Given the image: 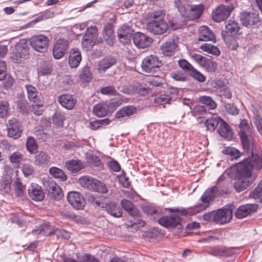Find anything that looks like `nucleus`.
<instances>
[{"instance_id":"423d86ee","label":"nucleus","mask_w":262,"mask_h":262,"mask_svg":"<svg viewBox=\"0 0 262 262\" xmlns=\"http://www.w3.org/2000/svg\"><path fill=\"white\" fill-rule=\"evenodd\" d=\"M237 165H242L245 166L247 169L250 171L252 170L255 169L259 170L262 169V151H258L254 154L253 151H252V156L247 159H245L242 162L239 163Z\"/></svg>"},{"instance_id":"4c0bfd02","label":"nucleus","mask_w":262,"mask_h":262,"mask_svg":"<svg viewBox=\"0 0 262 262\" xmlns=\"http://www.w3.org/2000/svg\"><path fill=\"white\" fill-rule=\"evenodd\" d=\"M50 161V157L48 155L43 152H39L35 158V163L38 166H44Z\"/></svg>"},{"instance_id":"9b49d317","label":"nucleus","mask_w":262,"mask_h":262,"mask_svg":"<svg viewBox=\"0 0 262 262\" xmlns=\"http://www.w3.org/2000/svg\"><path fill=\"white\" fill-rule=\"evenodd\" d=\"M188 9L186 8L183 16L187 20H193L199 18L204 10V5L203 4L191 5L188 6Z\"/></svg>"},{"instance_id":"de8ad7c7","label":"nucleus","mask_w":262,"mask_h":262,"mask_svg":"<svg viewBox=\"0 0 262 262\" xmlns=\"http://www.w3.org/2000/svg\"><path fill=\"white\" fill-rule=\"evenodd\" d=\"M199 100L201 103L207 106L210 110L215 109L217 106V104L215 102L210 96H201L199 98Z\"/></svg>"},{"instance_id":"6e6552de","label":"nucleus","mask_w":262,"mask_h":262,"mask_svg":"<svg viewBox=\"0 0 262 262\" xmlns=\"http://www.w3.org/2000/svg\"><path fill=\"white\" fill-rule=\"evenodd\" d=\"M98 37V30L96 26H90L86 29L85 34L82 39V48L89 50L95 45Z\"/></svg>"},{"instance_id":"13d9d810","label":"nucleus","mask_w":262,"mask_h":262,"mask_svg":"<svg viewBox=\"0 0 262 262\" xmlns=\"http://www.w3.org/2000/svg\"><path fill=\"white\" fill-rule=\"evenodd\" d=\"M23 155L19 152H13L9 157L10 161L12 164H19L23 158Z\"/></svg>"},{"instance_id":"2f4dec72","label":"nucleus","mask_w":262,"mask_h":262,"mask_svg":"<svg viewBox=\"0 0 262 262\" xmlns=\"http://www.w3.org/2000/svg\"><path fill=\"white\" fill-rule=\"evenodd\" d=\"M168 210L170 212H179L183 215H192L194 214H195L197 213H199L202 210L200 209V207L199 208L198 205H196V206L193 207H190L187 209H184L182 208L181 209H179L178 208H169L168 209Z\"/></svg>"},{"instance_id":"680f3d73","label":"nucleus","mask_w":262,"mask_h":262,"mask_svg":"<svg viewBox=\"0 0 262 262\" xmlns=\"http://www.w3.org/2000/svg\"><path fill=\"white\" fill-rule=\"evenodd\" d=\"M9 103L6 101L0 102V117H5L8 113Z\"/></svg>"},{"instance_id":"864d4df0","label":"nucleus","mask_w":262,"mask_h":262,"mask_svg":"<svg viewBox=\"0 0 262 262\" xmlns=\"http://www.w3.org/2000/svg\"><path fill=\"white\" fill-rule=\"evenodd\" d=\"M53 124L59 126L63 125V122L65 120L64 114L61 112H56L53 116Z\"/></svg>"},{"instance_id":"c9c22d12","label":"nucleus","mask_w":262,"mask_h":262,"mask_svg":"<svg viewBox=\"0 0 262 262\" xmlns=\"http://www.w3.org/2000/svg\"><path fill=\"white\" fill-rule=\"evenodd\" d=\"M54 231L51 226L49 225H43L40 226L38 229H34L32 233L35 235H40L42 236H48L51 234L54 233Z\"/></svg>"},{"instance_id":"412c9836","label":"nucleus","mask_w":262,"mask_h":262,"mask_svg":"<svg viewBox=\"0 0 262 262\" xmlns=\"http://www.w3.org/2000/svg\"><path fill=\"white\" fill-rule=\"evenodd\" d=\"M257 209L256 204H246L239 206L235 212V216L238 219H243L249 214L255 212Z\"/></svg>"},{"instance_id":"c756f323","label":"nucleus","mask_w":262,"mask_h":262,"mask_svg":"<svg viewBox=\"0 0 262 262\" xmlns=\"http://www.w3.org/2000/svg\"><path fill=\"white\" fill-rule=\"evenodd\" d=\"M239 136L255 134V131L251 123L248 122L246 119H243L239 124Z\"/></svg>"},{"instance_id":"9d476101","label":"nucleus","mask_w":262,"mask_h":262,"mask_svg":"<svg viewBox=\"0 0 262 262\" xmlns=\"http://www.w3.org/2000/svg\"><path fill=\"white\" fill-rule=\"evenodd\" d=\"M233 10V6L232 5L228 6L220 5L213 11L212 18L216 22H220L227 19Z\"/></svg>"},{"instance_id":"4d7b16f0","label":"nucleus","mask_w":262,"mask_h":262,"mask_svg":"<svg viewBox=\"0 0 262 262\" xmlns=\"http://www.w3.org/2000/svg\"><path fill=\"white\" fill-rule=\"evenodd\" d=\"M21 170L25 177H27L34 173V167L30 164L25 163L22 165Z\"/></svg>"},{"instance_id":"6ab92c4d","label":"nucleus","mask_w":262,"mask_h":262,"mask_svg":"<svg viewBox=\"0 0 262 262\" xmlns=\"http://www.w3.org/2000/svg\"><path fill=\"white\" fill-rule=\"evenodd\" d=\"M28 193L29 197L35 201H41L45 198L44 192L41 186L32 183L28 187Z\"/></svg>"},{"instance_id":"a878e982","label":"nucleus","mask_w":262,"mask_h":262,"mask_svg":"<svg viewBox=\"0 0 262 262\" xmlns=\"http://www.w3.org/2000/svg\"><path fill=\"white\" fill-rule=\"evenodd\" d=\"M200 41H212L215 42V37L213 33L206 26H202L199 30V38Z\"/></svg>"},{"instance_id":"2eb2a0df","label":"nucleus","mask_w":262,"mask_h":262,"mask_svg":"<svg viewBox=\"0 0 262 262\" xmlns=\"http://www.w3.org/2000/svg\"><path fill=\"white\" fill-rule=\"evenodd\" d=\"M178 38L176 36H173L168 38L161 46V50L165 56H171L176 51L178 47Z\"/></svg>"},{"instance_id":"ddd939ff","label":"nucleus","mask_w":262,"mask_h":262,"mask_svg":"<svg viewBox=\"0 0 262 262\" xmlns=\"http://www.w3.org/2000/svg\"><path fill=\"white\" fill-rule=\"evenodd\" d=\"M67 198L69 203L77 210L82 209L85 205V199L83 195L78 192H69Z\"/></svg>"},{"instance_id":"37998d69","label":"nucleus","mask_w":262,"mask_h":262,"mask_svg":"<svg viewBox=\"0 0 262 262\" xmlns=\"http://www.w3.org/2000/svg\"><path fill=\"white\" fill-rule=\"evenodd\" d=\"M200 49L204 52L211 54L214 55L219 56L220 54V51L217 47L209 43H204L201 45Z\"/></svg>"},{"instance_id":"69168bd1","label":"nucleus","mask_w":262,"mask_h":262,"mask_svg":"<svg viewBox=\"0 0 262 262\" xmlns=\"http://www.w3.org/2000/svg\"><path fill=\"white\" fill-rule=\"evenodd\" d=\"M119 183L120 184L125 188H128L130 186V182L128 178L124 174L119 175L117 176Z\"/></svg>"},{"instance_id":"0e129e2a","label":"nucleus","mask_w":262,"mask_h":262,"mask_svg":"<svg viewBox=\"0 0 262 262\" xmlns=\"http://www.w3.org/2000/svg\"><path fill=\"white\" fill-rule=\"evenodd\" d=\"M206 108L203 105H195L192 111V115L194 117L201 116L205 114Z\"/></svg>"},{"instance_id":"79ce46f5","label":"nucleus","mask_w":262,"mask_h":262,"mask_svg":"<svg viewBox=\"0 0 262 262\" xmlns=\"http://www.w3.org/2000/svg\"><path fill=\"white\" fill-rule=\"evenodd\" d=\"M12 178L9 174L4 175L1 180L2 189L5 193H9L11 190Z\"/></svg>"},{"instance_id":"72a5a7b5","label":"nucleus","mask_w":262,"mask_h":262,"mask_svg":"<svg viewBox=\"0 0 262 262\" xmlns=\"http://www.w3.org/2000/svg\"><path fill=\"white\" fill-rule=\"evenodd\" d=\"M26 88L27 92L28 98L30 101L33 103H36L39 101L40 97L36 88L32 85L27 84L26 85Z\"/></svg>"},{"instance_id":"a18cd8bd","label":"nucleus","mask_w":262,"mask_h":262,"mask_svg":"<svg viewBox=\"0 0 262 262\" xmlns=\"http://www.w3.org/2000/svg\"><path fill=\"white\" fill-rule=\"evenodd\" d=\"M249 196L259 202H262V180L258 183L257 186L251 191Z\"/></svg>"},{"instance_id":"f257e3e1","label":"nucleus","mask_w":262,"mask_h":262,"mask_svg":"<svg viewBox=\"0 0 262 262\" xmlns=\"http://www.w3.org/2000/svg\"><path fill=\"white\" fill-rule=\"evenodd\" d=\"M148 15L152 19L146 24L148 31L155 35H161L167 32L169 26L165 20V12L164 10L154 11L149 12Z\"/></svg>"},{"instance_id":"473e14b6","label":"nucleus","mask_w":262,"mask_h":262,"mask_svg":"<svg viewBox=\"0 0 262 262\" xmlns=\"http://www.w3.org/2000/svg\"><path fill=\"white\" fill-rule=\"evenodd\" d=\"M254 135L255 134H250L240 137L245 150H250L253 149L254 145Z\"/></svg>"},{"instance_id":"a19ab883","label":"nucleus","mask_w":262,"mask_h":262,"mask_svg":"<svg viewBox=\"0 0 262 262\" xmlns=\"http://www.w3.org/2000/svg\"><path fill=\"white\" fill-rule=\"evenodd\" d=\"M49 172L51 175L56 179H60L63 181L67 179V177L63 170L58 167H51L49 169Z\"/></svg>"},{"instance_id":"ea45409f","label":"nucleus","mask_w":262,"mask_h":262,"mask_svg":"<svg viewBox=\"0 0 262 262\" xmlns=\"http://www.w3.org/2000/svg\"><path fill=\"white\" fill-rule=\"evenodd\" d=\"M64 262H99V261L91 257V256L87 254H84L78 258V261L71 257H67L63 259Z\"/></svg>"},{"instance_id":"39448f33","label":"nucleus","mask_w":262,"mask_h":262,"mask_svg":"<svg viewBox=\"0 0 262 262\" xmlns=\"http://www.w3.org/2000/svg\"><path fill=\"white\" fill-rule=\"evenodd\" d=\"M29 55L28 47L25 40H22L11 47V58L14 62L19 63Z\"/></svg>"},{"instance_id":"0eeeda50","label":"nucleus","mask_w":262,"mask_h":262,"mask_svg":"<svg viewBox=\"0 0 262 262\" xmlns=\"http://www.w3.org/2000/svg\"><path fill=\"white\" fill-rule=\"evenodd\" d=\"M162 66V61L155 55H150L143 58L141 63L142 70L146 73L155 72Z\"/></svg>"},{"instance_id":"c03bdc74","label":"nucleus","mask_w":262,"mask_h":262,"mask_svg":"<svg viewBox=\"0 0 262 262\" xmlns=\"http://www.w3.org/2000/svg\"><path fill=\"white\" fill-rule=\"evenodd\" d=\"M92 73L89 67H84L80 71L79 78L83 82H89L92 79Z\"/></svg>"},{"instance_id":"dca6fc26","label":"nucleus","mask_w":262,"mask_h":262,"mask_svg":"<svg viewBox=\"0 0 262 262\" xmlns=\"http://www.w3.org/2000/svg\"><path fill=\"white\" fill-rule=\"evenodd\" d=\"M134 45L138 49H145L148 47L152 42V39L146 35L138 32L133 36Z\"/></svg>"},{"instance_id":"4be33fe9","label":"nucleus","mask_w":262,"mask_h":262,"mask_svg":"<svg viewBox=\"0 0 262 262\" xmlns=\"http://www.w3.org/2000/svg\"><path fill=\"white\" fill-rule=\"evenodd\" d=\"M242 24L246 27L253 26L259 22L258 14L256 13L243 12L240 18Z\"/></svg>"},{"instance_id":"f704fd0d","label":"nucleus","mask_w":262,"mask_h":262,"mask_svg":"<svg viewBox=\"0 0 262 262\" xmlns=\"http://www.w3.org/2000/svg\"><path fill=\"white\" fill-rule=\"evenodd\" d=\"M221 121H222V118L219 117H213L207 119L205 122L206 130L210 132L214 131Z\"/></svg>"},{"instance_id":"b1692460","label":"nucleus","mask_w":262,"mask_h":262,"mask_svg":"<svg viewBox=\"0 0 262 262\" xmlns=\"http://www.w3.org/2000/svg\"><path fill=\"white\" fill-rule=\"evenodd\" d=\"M181 221V218L177 215L163 216L158 220L160 225L167 228L176 227Z\"/></svg>"},{"instance_id":"603ef678","label":"nucleus","mask_w":262,"mask_h":262,"mask_svg":"<svg viewBox=\"0 0 262 262\" xmlns=\"http://www.w3.org/2000/svg\"><path fill=\"white\" fill-rule=\"evenodd\" d=\"M26 147L28 151L31 154H34L37 149V145L33 137H29L26 142Z\"/></svg>"},{"instance_id":"8fccbe9b","label":"nucleus","mask_w":262,"mask_h":262,"mask_svg":"<svg viewBox=\"0 0 262 262\" xmlns=\"http://www.w3.org/2000/svg\"><path fill=\"white\" fill-rule=\"evenodd\" d=\"M227 33H229L231 35H234L237 33L239 30L238 24L233 20H229L226 26Z\"/></svg>"},{"instance_id":"e433bc0d","label":"nucleus","mask_w":262,"mask_h":262,"mask_svg":"<svg viewBox=\"0 0 262 262\" xmlns=\"http://www.w3.org/2000/svg\"><path fill=\"white\" fill-rule=\"evenodd\" d=\"M136 111V108L133 106L123 107L117 112L116 117L118 118L128 117L134 114Z\"/></svg>"},{"instance_id":"bf43d9fd","label":"nucleus","mask_w":262,"mask_h":262,"mask_svg":"<svg viewBox=\"0 0 262 262\" xmlns=\"http://www.w3.org/2000/svg\"><path fill=\"white\" fill-rule=\"evenodd\" d=\"M178 63L180 67L185 71V72H187L188 74L190 73V72L192 71V70H193V68H194L191 64H190L185 59L179 60Z\"/></svg>"},{"instance_id":"5fc2aeb1","label":"nucleus","mask_w":262,"mask_h":262,"mask_svg":"<svg viewBox=\"0 0 262 262\" xmlns=\"http://www.w3.org/2000/svg\"><path fill=\"white\" fill-rule=\"evenodd\" d=\"M111 121L108 119H100L90 123L91 128L93 129H96L103 125L110 124Z\"/></svg>"},{"instance_id":"f8f14e48","label":"nucleus","mask_w":262,"mask_h":262,"mask_svg":"<svg viewBox=\"0 0 262 262\" xmlns=\"http://www.w3.org/2000/svg\"><path fill=\"white\" fill-rule=\"evenodd\" d=\"M69 47V41L65 39H57L53 46L52 53L56 59L63 57L66 53Z\"/></svg>"},{"instance_id":"338daca9","label":"nucleus","mask_w":262,"mask_h":262,"mask_svg":"<svg viewBox=\"0 0 262 262\" xmlns=\"http://www.w3.org/2000/svg\"><path fill=\"white\" fill-rule=\"evenodd\" d=\"M137 92L140 95H144L150 92V89L145 85L140 84L136 89Z\"/></svg>"},{"instance_id":"f03ea898","label":"nucleus","mask_w":262,"mask_h":262,"mask_svg":"<svg viewBox=\"0 0 262 262\" xmlns=\"http://www.w3.org/2000/svg\"><path fill=\"white\" fill-rule=\"evenodd\" d=\"M257 176L252 174L245 166L237 165V180L234 183V187L237 192H241L246 189L256 180Z\"/></svg>"},{"instance_id":"09e8293b","label":"nucleus","mask_w":262,"mask_h":262,"mask_svg":"<svg viewBox=\"0 0 262 262\" xmlns=\"http://www.w3.org/2000/svg\"><path fill=\"white\" fill-rule=\"evenodd\" d=\"M14 186L16 195L17 196H22L25 192V186L20 182L19 178H16L14 182Z\"/></svg>"},{"instance_id":"bb28decb","label":"nucleus","mask_w":262,"mask_h":262,"mask_svg":"<svg viewBox=\"0 0 262 262\" xmlns=\"http://www.w3.org/2000/svg\"><path fill=\"white\" fill-rule=\"evenodd\" d=\"M59 103L67 110H72L75 105L76 100L71 95H62L58 98Z\"/></svg>"},{"instance_id":"3c124183","label":"nucleus","mask_w":262,"mask_h":262,"mask_svg":"<svg viewBox=\"0 0 262 262\" xmlns=\"http://www.w3.org/2000/svg\"><path fill=\"white\" fill-rule=\"evenodd\" d=\"M201 67L209 72H213L216 70L217 64L215 62L206 58Z\"/></svg>"},{"instance_id":"5701e85b","label":"nucleus","mask_w":262,"mask_h":262,"mask_svg":"<svg viewBox=\"0 0 262 262\" xmlns=\"http://www.w3.org/2000/svg\"><path fill=\"white\" fill-rule=\"evenodd\" d=\"M114 21L112 20L104 26L102 32L104 40L110 46H113L114 43Z\"/></svg>"},{"instance_id":"cd10ccee","label":"nucleus","mask_w":262,"mask_h":262,"mask_svg":"<svg viewBox=\"0 0 262 262\" xmlns=\"http://www.w3.org/2000/svg\"><path fill=\"white\" fill-rule=\"evenodd\" d=\"M66 168L72 173H76L84 168V164L79 160H71L65 162Z\"/></svg>"},{"instance_id":"f3484780","label":"nucleus","mask_w":262,"mask_h":262,"mask_svg":"<svg viewBox=\"0 0 262 262\" xmlns=\"http://www.w3.org/2000/svg\"><path fill=\"white\" fill-rule=\"evenodd\" d=\"M232 217V211L230 209H219L215 211L214 222L224 224L229 222Z\"/></svg>"},{"instance_id":"774afa93","label":"nucleus","mask_w":262,"mask_h":262,"mask_svg":"<svg viewBox=\"0 0 262 262\" xmlns=\"http://www.w3.org/2000/svg\"><path fill=\"white\" fill-rule=\"evenodd\" d=\"M257 132L262 136V118L261 116H257L253 120Z\"/></svg>"},{"instance_id":"4468645a","label":"nucleus","mask_w":262,"mask_h":262,"mask_svg":"<svg viewBox=\"0 0 262 262\" xmlns=\"http://www.w3.org/2000/svg\"><path fill=\"white\" fill-rule=\"evenodd\" d=\"M218 188L216 186L211 187L207 189L201 197L202 203L198 204L199 208L203 211L208 208L210 204V201L214 198L217 192Z\"/></svg>"},{"instance_id":"a211bd4d","label":"nucleus","mask_w":262,"mask_h":262,"mask_svg":"<svg viewBox=\"0 0 262 262\" xmlns=\"http://www.w3.org/2000/svg\"><path fill=\"white\" fill-rule=\"evenodd\" d=\"M50 196L56 200H60L62 196V191L60 187L53 181L48 180L44 182Z\"/></svg>"},{"instance_id":"7ed1b4c3","label":"nucleus","mask_w":262,"mask_h":262,"mask_svg":"<svg viewBox=\"0 0 262 262\" xmlns=\"http://www.w3.org/2000/svg\"><path fill=\"white\" fill-rule=\"evenodd\" d=\"M122 208L133 219L127 220L126 224L127 227L137 230L145 226V223L140 218V212L138 208L129 201L123 200L121 202Z\"/></svg>"},{"instance_id":"58836bf2","label":"nucleus","mask_w":262,"mask_h":262,"mask_svg":"<svg viewBox=\"0 0 262 262\" xmlns=\"http://www.w3.org/2000/svg\"><path fill=\"white\" fill-rule=\"evenodd\" d=\"M93 112L98 117H104L108 114V106L106 104H97L93 107Z\"/></svg>"},{"instance_id":"20e7f679","label":"nucleus","mask_w":262,"mask_h":262,"mask_svg":"<svg viewBox=\"0 0 262 262\" xmlns=\"http://www.w3.org/2000/svg\"><path fill=\"white\" fill-rule=\"evenodd\" d=\"M79 181L82 187L89 190L101 193H106L108 191V189L105 184L93 178L84 176L81 177Z\"/></svg>"},{"instance_id":"1a4fd4ad","label":"nucleus","mask_w":262,"mask_h":262,"mask_svg":"<svg viewBox=\"0 0 262 262\" xmlns=\"http://www.w3.org/2000/svg\"><path fill=\"white\" fill-rule=\"evenodd\" d=\"M49 44L48 37L42 34L32 36L30 39V45L35 51L44 52L48 49Z\"/></svg>"},{"instance_id":"052dcab7","label":"nucleus","mask_w":262,"mask_h":262,"mask_svg":"<svg viewBox=\"0 0 262 262\" xmlns=\"http://www.w3.org/2000/svg\"><path fill=\"white\" fill-rule=\"evenodd\" d=\"M32 111L34 114L39 116L43 112V104L39 100V101L32 104Z\"/></svg>"},{"instance_id":"393cba45","label":"nucleus","mask_w":262,"mask_h":262,"mask_svg":"<svg viewBox=\"0 0 262 262\" xmlns=\"http://www.w3.org/2000/svg\"><path fill=\"white\" fill-rule=\"evenodd\" d=\"M81 61L80 51L77 48H73L69 53L68 62L71 68H77Z\"/></svg>"},{"instance_id":"49530a36","label":"nucleus","mask_w":262,"mask_h":262,"mask_svg":"<svg viewBox=\"0 0 262 262\" xmlns=\"http://www.w3.org/2000/svg\"><path fill=\"white\" fill-rule=\"evenodd\" d=\"M224 155L230 157L231 159H236L241 156V154L238 150L232 147H226L222 151Z\"/></svg>"},{"instance_id":"e2e57ef3","label":"nucleus","mask_w":262,"mask_h":262,"mask_svg":"<svg viewBox=\"0 0 262 262\" xmlns=\"http://www.w3.org/2000/svg\"><path fill=\"white\" fill-rule=\"evenodd\" d=\"M189 74L200 82H204L205 81V76L194 68Z\"/></svg>"},{"instance_id":"7c9ffc66","label":"nucleus","mask_w":262,"mask_h":262,"mask_svg":"<svg viewBox=\"0 0 262 262\" xmlns=\"http://www.w3.org/2000/svg\"><path fill=\"white\" fill-rule=\"evenodd\" d=\"M114 63L113 58H105L99 61L96 65V69L99 73H103Z\"/></svg>"},{"instance_id":"c85d7f7f","label":"nucleus","mask_w":262,"mask_h":262,"mask_svg":"<svg viewBox=\"0 0 262 262\" xmlns=\"http://www.w3.org/2000/svg\"><path fill=\"white\" fill-rule=\"evenodd\" d=\"M217 131L221 136L228 140H230L232 138L233 133L231 128L222 119Z\"/></svg>"},{"instance_id":"6e6d98bb","label":"nucleus","mask_w":262,"mask_h":262,"mask_svg":"<svg viewBox=\"0 0 262 262\" xmlns=\"http://www.w3.org/2000/svg\"><path fill=\"white\" fill-rule=\"evenodd\" d=\"M117 33L118 36L121 35L132 36V30L129 27L123 25L118 29Z\"/></svg>"},{"instance_id":"aec40b11","label":"nucleus","mask_w":262,"mask_h":262,"mask_svg":"<svg viewBox=\"0 0 262 262\" xmlns=\"http://www.w3.org/2000/svg\"><path fill=\"white\" fill-rule=\"evenodd\" d=\"M7 126L9 137L17 139L20 136L22 129L19 122L16 119L10 120Z\"/></svg>"}]
</instances>
